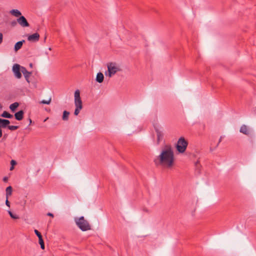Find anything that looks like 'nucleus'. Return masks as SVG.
<instances>
[{"label":"nucleus","mask_w":256,"mask_h":256,"mask_svg":"<svg viewBox=\"0 0 256 256\" xmlns=\"http://www.w3.org/2000/svg\"><path fill=\"white\" fill-rule=\"evenodd\" d=\"M156 166H161L166 168H171L174 163V152L170 145H166L161 150V152L154 160Z\"/></svg>","instance_id":"1"},{"label":"nucleus","mask_w":256,"mask_h":256,"mask_svg":"<svg viewBox=\"0 0 256 256\" xmlns=\"http://www.w3.org/2000/svg\"><path fill=\"white\" fill-rule=\"evenodd\" d=\"M75 222L82 231H86L91 229L90 224L82 216L79 218H75Z\"/></svg>","instance_id":"2"},{"label":"nucleus","mask_w":256,"mask_h":256,"mask_svg":"<svg viewBox=\"0 0 256 256\" xmlns=\"http://www.w3.org/2000/svg\"><path fill=\"white\" fill-rule=\"evenodd\" d=\"M74 104L76 108L74 114L76 116H78L80 110L82 108V101L80 96V92L78 90H76L74 92Z\"/></svg>","instance_id":"3"},{"label":"nucleus","mask_w":256,"mask_h":256,"mask_svg":"<svg viewBox=\"0 0 256 256\" xmlns=\"http://www.w3.org/2000/svg\"><path fill=\"white\" fill-rule=\"evenodd\" d=\"M188 145V141L184 137H180L176 145V150L180 153H184L186 151Z\"/></svg>","instance_id":"4"},{"label":"nucleus","mask_w":256,"mask_h":256,"mask_svg":"<svg viewBox=\"0 0 256 256\" xmlns=\"http://www.w3.org/2000/svg\"><path fill=\"white\" fill-rule=\"evenodd\" d=\"M108 74L109 77H112L118 72L121 70L120 66L114 62H110L108 64Z\"/></svg>","instance_id":"5"},{"label":"nucleus","mask_w":256,"mask_h":256,"mask_svg":"<svg viewBox=\"0 0 256 256\" xmlns=\"http://www.w3.org/2000/svg\"><path fill=\"white\" fill-rule=\"evenodd\" d=\"M16 22L22 27H28L30 26L29 23L23 16L18 18Z\"/></svg>","instance_id":"6"},{"label":"nucleus","mask_w":256,"mask_h":256,"mask_svg":"<svg viewBox=\"0 0 256 256\" xmlns=\"http://www.w3.org/2000/svg\"><path fill=\"white\" fill-rule=\"evenodd\" d=\"M12 71L14 72V76L18 78H20L22 74L20 72V66L18 64H14L12 67Z\"/></svg>","instance_id":"7"},{"label":"nucleus","mask_w":256,"mask_h":256,"mask_svg":"<svg viewBox=\"0 0 256 256\" xmlns=\"http://www.w3.org/2000/svg\"><path fill=\"white\" fill-rule=\"evenodd\" d=\"M40 38V34L36 32L30 35L28 37V40L32 42H38Z\"/></svg>","instance_id":"8"},{"label":"nucleus","mask_w":256,"mask_h":256,"mask_svg":"<svg viewBox=\"0 0 256 256\" xmlns=\"http://www.w3.org/2000/svg\"><path fill=\"white\" fill-rule=\"evenodd\" d=\"M22 72L23 74L26 82L30 83L29 78L32 74V72H28L25 68L22 67Z\"/></svg>","instance_id":"9"},{"label":"nucleus","mask_w":256,"mask_h":256,"mask_svg":"<svg viewBox=\"0 0 256 256\" xmlns=\"http://www.w3.org/2000/svg\"><path fill=\"white\" fill-rule=\"evenodd\" d=\"M240 132L246 136H248L250 134V130L249 128L245 124H243L241 126Z\"/></svg>","instance_id":"10"},{"label":"nucleus","mask_w":256,"mask_h":256,"mask_svg":"<svg viewBox=\"0 0 256 256\" xmlns=\"http://www.w3.org/2000/svg\"><path fill=\"white\" fill-rule=\"evenodd\" d=\"M10 124V121L6 119H2L0 118V127L2 128H8V126Z\"/></svg>","instance_id":"11"},{"label":"nucleus","mask_w":256,"mask_h":256,"mask_svg":"<svg viewBox=\"0 0 256 256\" xmlns=\"http://www.w3.org/2000/svg\"><path fill=\"white\" fill-rule=\"evenodd\" d=\"M155 130L156 132L157 135V142L158 144L162 140L163 138V134L162 131L159 130L158 128L154 126Z\"/></svg>","instance_id":"12"},{"label":"nucleus","mask_w":256,"mask_h":256,"mask_svg":"<svg viewBox=\"0 0 256 256\" xmlns=\"http://www.w3.org/2000/svg\"><path fill=\"white\" fill-rule=\"evenodd\" d=\"M24 112L21 110L14 114L15 118L18 120H21L24 118Z\"/></svg>","instance_id":"13"},{"label":"nucleus","mask_w":256,"mask_h":256,"mask_svg":"<svg viewBox=\"0 0 256 256\" xmlns=\"http://www.w3.org/2000/svg\"><path fill=\"white\" fill-rule=\"evenodd\" d=\"M25 42L24 40H22L21 41L17 42L14 45V50L15 52H17L18 50L20 49L22 46L23 44Z\"/></svg>","instance_id":"14"},{"label":"nucleus","mask_w":256,"mask_h":256,"mask_svg":"<svg viewBox=\"0 0 256 256\" xmlns=\"http://www.w3.org/2000/svg\"><path fill=\"white\" fill-rule=\"evenodd\" d=\"M104 76L102 73L99 72L97 74L96 80L98 83H102L104 81Z\"/></svg>","instance_id":"15"},{"label":"nucleus","mask_w":256,"mask_h":256,"mask_svg":"<svg viewBox=\"0 0 256 256\" xmlns=\"http://www.w3.org/2000/svg\"><path fill=\"white\" fill-rule=\"evenodd\" d=\"M10 14L16 17L22 16L21 12L18 10L13 9L10 11Z\"/></svg>","instance_id":"16"},{"label":"nucleus","mask_w":256,"mask_h":256,"mask_svg":"<svg viewBox=\"0 0 256 256\" xmlns=\"http://www.w3.org/2000/svg\"><path fill=\"white\" fill-rule=\"evenodd\" d=\"M12 188L11 186H9L6 188V197H7V199L8 198V197L12 195Z\"/></svg>","instance_id":"17"},{"label":"nucleus","mask_w":256,"mask_h":256,"mask_svg":"<svg viewBox=\"0 0 256 256\" xmlns=\"http://www.w3.org/2000/svg\"><path fill=\"white\" fill-rule=\"evenodd\" d=\"M1 116L5 118H11L13 117V116L6 111H4L1 114Z\"/></svg>","instance_id":"18"},{"label":"nucleus","mask_w":256,"mask_h":256,"mask_svg":"<svg viewBox=\"0 0 256 256\" xmlns=\"http://www.w3.org/2000/svg\"><path fill=\"white\" fill-rule=\"evenodd\" d=\"M18 105L19 104L18 102H14L10 105V108L11 110L12 111L14 112L18 107Z\"/></svg>","instance_id":"19"},{"label":"nucleus","mask_w":256,"mask_h":256,"mask_svg":"<svg viewBox=\"0 0 256 256\" xmlns=\"http://www.w3.org/2000/svg\"><path fill=\"white\" fill-rule=\"evenodd\" d=\"M70 114V112L66 110H64L63 112V115H62V120H68V116Z\"/></svg>","instance_id":"20"},{"label":"nucleus","mask_w":256,"mask_h":256,"mask_svg":"<svg viewBox=\"0 0 256 256\" xmlns=\"http://www.w3.org/2000/svg\"><path fill=\"white\" fill-rule=\"evenodd\" d=\"M38 241H39V244L40 245L41 248L42 250H44V242L43 240L42 236L38 238Z\"/></svg>","instance_id":"21"},{"label":"nucleus","mask_w":256,"mask_h":256,"mask_svg":"<svg viewBox=\"0 0 256 256\" xmlns=\"http://www.w3.org/2000/svg\"><path fill=\"white\" fill-rule=\"evenodd\" d=\"M8 212L10 216L12 218H13V219H18L19 218V217L17 215L14 214L11 211L8 210Z\"/></svg>","instance_id":"22"},{"label":"nucleus","mask_w":256,"mask_h":256,"mask_svg":"<svg viewBox=\"0 0 256 256\" xmlns=\"http://www.w3.org/2000/svg\"><path fill=\"white\" fill-rule=\"evenodd\" d=\"M18 128H19V126H8V128L11 130H16L18 129Z\"/></svg>","instance_id":"23"},{"label":"nucleus","mask_w":256,"mask_h":256,"mask_svg":"<svg viewBox=\"0 0 256 256\" xmlns=\"http://www.w3.org/2000/svg\"><path fill=\"white\" fill-rule=\"evenodd\" d=\"M51 102V98H50L48 100H42L40 103L42 104H49Z\"/></svg>","instance_id":"24"},{"label":"nucleus","mask_w":256,"mask_h":256,"mask_svg":"<svg viewBox=\"0 0 256 256\" xmlns=\"http://www.w3.org/2000/svg\"><path fill=\"white\" fill-rule=\"evenodd\" d=\"M34 233L36 234L38 236V237L39 238L40 237H42V236L41 234L40 233V232H39L37 230H34Z\"/></svg>","instance_id":"25"},{"label":"nucleus","mask_w":256,"mask_h":256,"mask_svg":"<svg viewBox=\"0 0 256 256\" xmlns=\"http://www.w3.org/2000/svg\"><path fill=\"white\" fill-rule=\"evenodd\" d=\"M16 164V160H12L10 161V164H11V166H15Z\"/></svg>","instance_id":"26"},{"label":"nucleus","mask_w":256,"mask_h":256,"mask_svg":"<svg viewBox=\"0 0 256 256\" xmlns=\"http://www.w3.org/2000/svg\"><path fill=\"white\" fill-rule=\"evenodd\" d=\"M6 204L8 206V207H10V202L8 200V199H7V198L6 199Z\"/></svg>","instance_id":"27"},{"label":"nucleus","mask_w":256,"mask_h":256,"mask_svg":"<svg viewBox=\"0 0 256 256\" xmlns=\"http://www.w3.org/2000/svg\"><path fill=\"white\" fill-rule=\"evenodd\" d=\"M2 38H3L2 34V33H0V44L2 42Z\"/></svg>","instance_id":"28"},{"label":"nucleus","mask_w":256,"mask_h":256,"mask_svg":"<svg viewBox=\"0 0 256 256\" xmlns=\"http://www.w3.org/2000/svg\"><path fill=\"white\" fill-rule=\"evenodd\" d=\"M47 215H48V216H51V217H52V218H53V217H54V214H52L50 213V212H48V213L47 214Z\"/></svg>","instance_id":"29"},{"label":"nucleus","mask_w":256,"mask_h":256,"mask_svg":"<svg viewBox=\"0 0 256 256\" xmlns=\"http://www.w3.org/2000/svg\"><path fill=\"white\" fill-rule=\"evenodd\" d=\"M2 128L0 127V138H2Z\"/></svg>","instance_id":"30"},{"label":"nucleus","mask_w":256,"mask_h":256,"mask_svg":"<svg viewBox=\"0 0 256 256\" xmlns=\"http://www.w3.org/2000/svg\"><path fill=\"white\" fill-rule=\"evenodd\" d=\"M8 177H6V176H5V177H4V178H3V180H4V182H6L8 181Z\"/></svg>","instance_id":"31"},{"label":"nucleus","mask_w":256,"mask_h":256,"mask_svg":"<svg viewBox=\"0 0 256 256\" xmlns=\"http://www.w3.org/2000/svg\"><path fill=\"white\" fill-rule=\"evenodd\" d=\"M199 164H199V161H198H198L196 162V164H195L196 166V167H197V168H198V166L199 165Z\"/></svg>","instance_id":"32"},{"label":"nucleus","mask_w":256,"mask_h":256,"mask_svg":"<svg viewBox=\"0 0 256 256\" xmlns=\"http://www.w3.org/2000/svg\"><path fill=\"white\" fill-rule=\"evenodd\" d=\"M16 22H15V21H14L12 22V25L13 26H16Z\"/></svg>","instance_id":"33"},{"label":"nucleus","mask_w":256,"mask_h":256,"mask_svg":"<svg viewBox=\"0 0 256 256\" xmlns=\"http://www.w3.org/2000/svg\"><path fill=\"white\" fill-rule=\"evenodd\" d=\"M222 140V137L221 136V137L220 138V140H219L218 142V144H217L216 146H218V144L221 142Z\"/></svg>","instance_id":"34"},{"label":"nucleus","mask_w":256,"mask_h":256,"mask_svg":"<svg viewBox=\"0 0 256 256\" xmlns=\"http://www.w3.org/2000/svg\"><path fill=\"white\" fill-rule=\"evenodd\" d=\"M14 168V166H11L10 168V170H12Z\"/></svg>","instance_id":"35"},{"label":"nucleus","mask_w":256,"mask_h":256,"mask_svg":"<svg viewBox=\"0 0 256 256\" xmlns=\"http://www.w3.org/2000/svg\"><path fill=\"white\" fill-rule=\"evenodd\" d=\"M7 138V134H4V138H3V139H6Z\"/></svg>","instance_id":"36"},{"label":"nucleus","mask_w":256,"mask_h":256,"mask_svg":"<svg viewBox=\"0 0 256 256\" xmlns=\"http://www.w3.org/2000/svg\"><path fill=\"white\" fill-rule=\"evenodd\" d=\"M30 124L32 123V120L30 118L29 119Z\"/></svg>","instance_id":"37"},{"label":"nucleus","mask_w":256,"mask_h":256,"mask_svg":"<svg viewBox=\"0 0 256 256\" xmlns=\"http://www.w3.org/2000/svg\"><path fill=\"white\" fill-rule=\"evenodd\" d=\"M30 67L32 68V64H30Z\"/></svg>","instance_id":"38"},{"label":"nucleus","mask_w":256,"mask_h":256,"mask_svg":"<svg viewBox=\"0 0 256 256\" xmlns=\"http://www.w3.org/2000/svg\"><path fill=\"white\" fill-rule=\"evenodd\" d=\"M48 49H49V50H52L51 48H50Z\"/></svg>","instance_id":"39"},{"label":"nucleus","mask_w":256,"mask_h":256,"mask_svg":"<svg viewBox=\"0 0 256 256\" xmlns=\"http://www.w3.org/2000/svg\"><path fill=\"white\" fill-rule=\"evenodd\" d=\"M46 36H45V38H44V40H46Z\"/></svg>","instance_id":"40"}]
</instances>
